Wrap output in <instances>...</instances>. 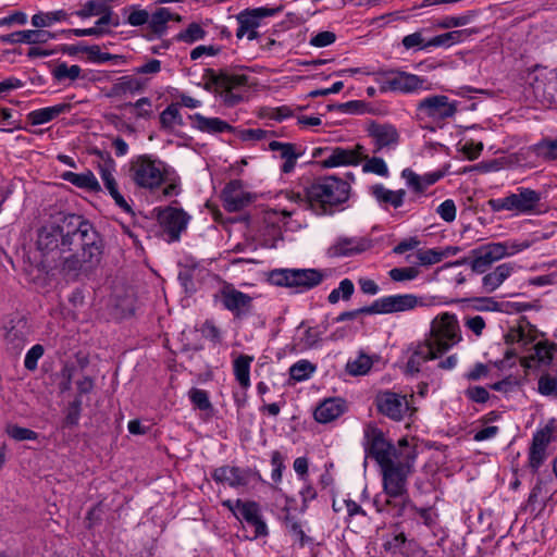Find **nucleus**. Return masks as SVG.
<instances>
[{
    "mask_svg": "<svg viewBox=\"0 0 557 557\" xmlns=\"http://www.w3.org/2000/svg\"><path fill=\"white\" fill-rule=\"evenodd\" d=\"M417 110L424 117L434 121H445L453 117L458 108L456 101H450L447 96L434 95L420 100Z\"/></svg>",
    "mask_w": 557,
    "mask_h": 557,
    "instance_id": "ddd939ff",
    "label": "nucleus"
},
{
    "mask_svg": "<svg viewBox=\"0 0 557 557\" xmlns=\"http://www.w3.org/2000/svg\"><path fill=\"white\" fill-rule=\"evenodd\" d=\"M189 119L193 122V126L202 133L220 134L233 131V127L227 122L219 117H206L200 113H195Z\"/></svg>",
    "mask_w": 557,
    "mask_h": 557,
    "instance_id": "c756f323",
    "label": "nucleus"
},
{
    "mask_svg": "<svg viewBox=\"0 0 557 557\" xmlns=\"http://www.w3.org/2000/svg\"><path fill=\"white\" fill-rule=\"evenodd\" d=\"M81 67L78 65H67L66 63H60L53 70V75L58 81L70 79L75 81L81 74Z\"/></svg>",
    "mask_w": 557,
    "mask_h": 557,
    "instance_id": "de8ad7c7",
    "label": "nucleus"
},
{
    "mask_svg": "<svg viewBox=\"0 0 557 557\" xmlns=\"http://www.w3.org/2000/svg\"><path fill=\"white\" fill-rule=\"evenodd\" d=\"M104 33H107L103 28L101 27H90V28H72V29H63L61 32V34L65 35L66 37H69L70 35H74V36H77V37H83V36H101L103 35Z\"/></svg>",
    "mask_w": 557,
    "mask_h": 557,
    "instance_id": "0e129e2a",
    "label": "nucleus"
},
{
    "mask_svg": "<svg viewBox=\"0 0 557 557\" xmlns=\"http://www.w3.org/2000/svg\"><path fill=\"white\" fill-rule=\"evenodd\" d=\"M323 274L314 269H277L270 274V281L277 286L310 289L319 285Z\"/></svg>",
    "mask_w": 557,
    "mask_h": 557,
    "instance_id": "9d476101",
    "label": "nucleus"
},
{
    "mask_svg": "<svg viewBox=\"0 0 557 557\" xmlns=\"http://www.w3.org/2000/svg\"><path fill=\"white\" fill-rule=\"evenodd\" d=\"M315 370V367L308 360H300L293 364L289 369L292 379L304 381L308 379Z\"/></svg>",
    "mask_w": 557,
    "mask_h": 557,
    "instance_id": "a18cd8bd",
    "label": "nucleus"
},
{
    "mask_svg": "<svg viewBox=\"0 0 557 557\" xmlns=\"http://www.w3.org/2000/svg\"><path fill=\"white\" fill-rule=\"evenodd\" d=\"M161 128L168 132L173 131L176 126H182L183 117L177 103H171L160 114Z\"/></svg>",
    "mask_w": 557,
    "mask_h": 557,
    "instance_id": "4c0bfd02",
    "label": "nucleus"
},
{
    "mask_svg": "<svg viewBox=\"0 0 557 557\" xmlns=\"http://www.w3.org/2000/svg\"><path fill=\"white\" fill-rule=\"evenodd\" d=\"M380 84V89L383 92L399 91L404 94H409L421 89L429 90V87L424 86V78L416 74L400 71H392L382 74Z\"/></svg>",
    "mask_w": 557,
    "mask_h": 557,
    "instance_id": "9b49d317",
    "label": "nucleus"
},
{
    "mask_svg": "<svg viewBox=\"0 0 557 557\" xmlns=\"http://www.w3.org/2000/svg\"><path fill=\"white\" fill-rule=\"evenodd\" d=\"M388 275L394 282L412 281L419 275V270L413 267L394 268Z\"/></svg>",
    "mask_w": 557,
    "mask_h": 557,
    "instance_id": "8fccbe9b",
    "label": "nucleus"
},
{
    "mask_svg": "<svg viewBox=\"0 0 557 557\" xmlns=\"http://www.w3.org/2000/svg\"><path fill=\"white\" fill-rule=\"evenodd\" d=\"M237 519L245 521L252 529V539L268 535V527L261 517L257 503L237 499Z\"/></svg>",
    "mask_w": 557,
    "mask_h": 557,
    "instance_id": "412c9836",
    "label": "nucleus"
},
{
    "mask_svg": "<svg viewBox=\"0 0 557 557\" xmlns=\"http://www.w3.org/2000/svg\"><path fill=\"white\" fill-rule=\"evenodd\" d=\"M256 194L248 191L239 180L231 181L222 191L223 205L226 211L237 212L256 200Z\"/></svg>",
    "mask_w": 557,
    "mask_h": 557,
    "instance_id": "a211bd4d",
    "label": "nucleus"
},
{
    "mask_svg": "<svg viewBox=\"0 0 557 557\" xmlns=\"http://www.w3.org/2000/svg\"><path fill=\"white\" fill-rule=\"evenodd\" d=\"M370 193L382 207L387 208L391 206L394 209H398L404 205L406 196L405 189L392 190L382 184L371 186Z\"/></svg>",
    "mask_w": 557,
    "mask_h": 557,
    "instance_id": "cd10ccee",
    "label": "nucleus"
},
{
    "mask_svg": "<svg viewBox=\"0 0 557 557\" xmlns=\"http://www.w3.org/2000/svg\"><path fill=\"white\" fill-rule=\"evenodd\" d=\"M478 10H470L460 16H446L437 23V27L448 29L454 27H461L470 24L478 15Z\"/></svg>",
    "mask_w": 557,
    "mask_h": 557,
    "instance_id": "79ce46f5",
    "label": "nucleus"
},
{
    "mask_svg": "<svg viewBox=\"0 0 557 557\" xmlns=\"http://www.w3.org/2000/svg\"><path fill=\"white\" fill-rule=\"evenodd\" d=\"M269 148L272 151H277L283 160L289 158V154L296 153L295 145L288 143L271 141Z\"/></svg>",
    "mask_w": 557,
    "mask_h": 557,
    "instance_id": "69168bd1",
    "label": "nucleus"
},
{
    "mask_svg": "<svg viewBox=\"0 0 557 557\" xmlns=\"http://www.w3.org/2000/svg\"><path fill=\"white\" fill-rule=\"evenodd\" d=\"M82 411V400L76 397L67 407L64 426L72 428L78 424Z\"/></svg>",
    "mask_w": 557,
    "mask_h": 557,
    "instance_id": "09e8293b",
    "label": "nucleus"
},
{
    "mask_svg": "<svg viewBox=\"0 0 557 557\" xmlns=\"http://www.w3.org/2000/svg\"><path fill=\"white\" fill-rule=\"evenodd\" d=\"M456 205L451 199L445 200L436 209V212L445 222H453L456 219Z\"/></svg>",
    "mask_w": 557,
    "mask_h": 557,
    "instance_id": "6e6d98bb",
    "label": "nucleus"
},
{
    "mask_svg": "<svg viewBox=\"0 0 557 557\" xmlns=\"http://www.w3.org/2000/svg\"><path fill=\"white\" fill-rule=\"evenodd\" d=\"M367 450L380 467L383 496L377 495L374 505L377 511L401 516L409 502L407 481L413 470L417 450L406 438L397 445L388 442L375 426L366 429Z\"/></svg>",
    "mask_w": 557,
    "mask_h": 557,
    "instance_id": "f257e3e1",
    "label": "nucleus"
},
{
    "mask_svg": "<svg viewBox=\"0 0 557 557\" xmlns=\"http://www.w3.org/2000/svg\"><path fill=\"white\" fill-rule=\"evenodd\" d=\"M168 168L164 162L143 154L134 158L128 165L127 177L138 187L148 190L159 188L166 181Z\"/></svg>",
    "mask_w": 557,
    "mask_h": 557,
    "instance_id": "39448f33",
    "label": "nucleus"
},
{
    "mask_svg": "<svg viewBox=\"0 0 557 557\" xmlns=\"http://www.w3.org/2000/svg\"><path fill=\"white\" fill-rule=\"evenodd\" d=\"M403 178L406 180L407 185L417 193L424 191L429 186L436 183L441 177V173H429L423 176L416 174L410 169H405L401 172Z\"/></svg>",
    "mask_w": 557,
    "mask_h": 557,
    "instance_id": "72a5a7b5",
    "label": "nucleus"
},
{
    "mask_svg": "<svg viewBox=\"0 0 557 557\" xmlns=\"http://www.w3.org/2000/svg\"><path fill=\"white\" fill-rule=\"evenodd\" d=\"M537 391L543 396L557 397V377L548 373L539 379Z\"/></svg>",
    "mask_w": 557,
    "mask_h": 557,
    "instance_id": "49530a36",
    "label": "nucleus"
},
{
    "mask_svg": "<svg viewBox=\"0 0 557 557\" xmlns=\"http://www.w3.org/2000/svg\"><path fill=\"white\" fill-rule=\"evenodd\" d=\"M367 159L364 147L356 145L354 148L336 147L332 149L327 158L322 163L325 168H335L341 165H356L361 160Z\"/></svg>",
    "mask_w": 557,
    "mask_h": 557,
    "instance_id": "5701e85b",
    "label": "nucleus"
},
{
    "mask_svg": "<svg viewBox=\"0 0 557 557\" xmlns=\"http://www.w3.org/2000/svg\"><path fill=\"white\" fill-rule=\"evenodd\" d=\"M467 33H478L476 29H463V30H453L445 34L437 35L426 41V46L429 47H449L453 44L459 42L461 40V36Z\"/></svg>",
    "mask_w": 557,
    "mask_h": 557,
    "instance_id": "a19ab883",
    "label": "nucleus"
},
{
    "mask_svg": "<svg viewBox=\"0 0 557 557\" xmlns=\"http://www.w3.org/2000/svg\"><path fill=\"white\" fill-rule=\"evenodd\" d=\"M320 339L321 332L318 331L315 327H308L304 333L301 344L304 348H312L320 342Z\"/></svg>",
    "mask_w": 557,
    "mask_h": 557,
    "instance_id": "774afa93",
    "label": "nucleus"
},
{
    "mask_svg": "<svg viewBox=\"0 0 557 557\" xmlns=\"http://www.w3.org/2000/svg\"><path fill=\"white\" fill-rule=\"evenodd\" d=\"M158 221L169 243L176 242L186 230L189 216L182 209L166 207L158 213Z\"/></svg>",
    "mask_w": 557,
    "mask_h": 557,
    "instance_id": "f3484780",
    "label": "nucleus"
},
{
    "mask_svg": "<svg viewBox=\"0 0 557 557\" xmlns=\"http://www.w3.org/2000/svg\"><path fill=\"white\" fill-rule=\"evenodd\" d=\"M555 429V421L550 420L544 428L537 430L533 434L528 454V463L533 472H537L540 467L546 460V449L554 441Z\"/></svg>",
    "mask_w": 557,
    "mask_h": 557,
    "instance_id": "4468645a",
    "label": "nucleus"
},
{
    "mask_svg": "<svg viewBox=\"0 0 557 557\" xmlns=\"http://www.w3.org/2000/svg\"><path fill=\"white\" fill-rule=\"evenodd\" d=\"M250 471L237 467L223 466L216 468L212 478L215 482L227 484L231 487L245 486L249 482Z\"/></svg>",
    "mask_w": 557,
    "mask_h": 557,
    "instance_id": "393cba45",
    "label": "nucleus"
},
{
    "mask_svg": "<svg viewBox=\"0 0 557 557\" xmlns=\"http://www.w3.org/2000/svg\"><path fill=\"white\" fill-rule=\"evenodd\" d=\"M541 200L542 194L540 191L527 187H518L506 197L490 199L487 205L494 212L513 211L529 214L539 209Z\"/></svg>",
    "mask_w": 557,
    "mask_h": 557,
    "instance_id": "1a4fd4ad",
    "label": "nucleus"
},
{
    "mask_svg": "<svg viewBox=\"0 0 557 557\" xmlns=\"http://www.w3.org/2000/svg\"><path fill=\"white\" fill-rule=\"evenodd\" d=\"M556 344L548 342H539L534 346V354L532 359H535L539 363L549 366L553 361V354L556 350Z\"/></svg>",
    "mask_w": 557,
    "mask_h": 557,
    "instance_id": "37998d69",
    "label": "nucleus"
},
{
    "mask_svg": "<svg viewBox=\"0 0 557 557\" xmlns=\"http://www.w3.org/2000/svg\"><path fill=\"white\" fill-rule=\"evenodd\" d=\"M530 247V243L507 240L490 243L472 250L473 258L470 262L474 273L483 274L494 263L503 258L510 257Z\"/></svg>",
    "mask_w": 557,
    "mask_h": 557,
    "instance_id": "0eeeda50",
    "label": "nucleus"
},
{
    "mask_svg": "<svg viewBox=\"0 0 557 557\" xmlns=\"http://www.w3.org/2000/svg\"><path fill=\"white\" fill-rule=\"evenodd\" d=\"M403 46L406 49H412V48H419V49H426V41H424V38L422 37V34L420 32H416L412 34H409L403 38Z\"/></svg>",
    "mask_w": 557,
    "mask_h": 557,
    "instance_id": "bf43d9fd",
    "label": "nucleus"
},
{
    "mask_svg": "<svg viewBox=\"0 0 557 557\" xmlns=\"http://www.w3.org/2000/svg\"><path fill=\"white\" fill-rule=\"evenodd\" d=\"M271 463L273 467L271 478L274 482H280L282 480V472L285 468L284 459L280 451L275 450L271 456Z\"/></svg>",
    "mask_w": 557,
    "mask_h": 557,
    "instance_id": "680f3d73",
    "label": "nucleus"
},
{
    "mask_svg": "<svg viewBox=\"0 0 557 557\" xmlns=\"http://www.w3.org/2000/svg\"><path fill=\"white\" fill-rule=\"evenodd\" d=\"M377 411L394 421H401L410 414L411 408L407 395L392 391L377 393L375 397Z\"/></svg>",
    "mask_w": 557,
    "mask_h": 557,
    "instance_id": "f8f14e48",
    "label": "nucleus"
},
{
    "mask_svg": "<svg viewBox=\"0 0 557 557\" xmlns=\"http://www.w3.org/2000/svg\"><path fill=\"white\" fill-rule=\"evenodd\" d=\"M275 11L267 8H258L251 11L243 12L237 16L238 27L236 30V37L238 39L247 38L253 40L258 36L257 28L260 26V21L270 16Z\"/></svg>",
    "mask_w": 557,
    "mask_h": 557,
    "instance_id": "aec40b11",
    "label": "nucleus"
},
{
    "mask_svg": "<svg viewBox=\"0 0 557 557\" xmlns=\"http://www.w3.org/2000/svg\"><path fill=\"white\" fill-rule=\"evenodd\" d=\"M44 355V347L39 344L33 346L26 354L24 366L27 370L34 371L37 368L38 360Z\"/></svg>",
    "mask_w": 557,
    "mask_h": 557,
    "instance_id": "5fc2aeb1",
    "label": "nucleus"
},
{
    "mask_svg": "<svg viewBox=\"0 0 557 557\" xmlns=\"http://www.w3.org/2000/svg\"><path fill=\"white\" fill-rule=\"evenodd\" d=\"M191 401L201 410H207L211 407L208 394L203 389L193 388L190 391Z\"/></svg>",
    "mask_w": 557,
    "mask_h": 557,
    "instance_id": "052dcab7",
    "label": "nucleus"
},
{
    "mask_svg": "<svg viewBox=\"0 0 557 557\" xmlns=\"http://www.w3.org/2000/svg\"><path fill=\"white\" fill-rule=\"evenodd\" d=\"M100 161L98 163V171L103 182L106 189L113 198L115 205L126 213H133V209L125 198L120 194L117 182L114 177L115 162L109 154L99 152Z\"/></svg>",
    "mask_w": 557,
    "mask_h": 557,
    "instance_id": "dca6fc26",
    "label": "nucleus"
},
{
    "mask_svg": "<svg viewBox=\"0 0 557 557\" xmlns=\"http://www.w3.org/2000/svg\"><path fill=\"white\" fill-rule=\"evenodd\" d=\"M57 37L55 34L44 30V29H26V30H17L8 35H1L0 41L4 44H28V45H39L46 44L51 39Z\"/></svg>",
    "mask_w": 557,
    "mask_h": 557,
    "instance_id": "b1692460",
    "label": "nucleus"
},
{
    "mask_svg": "<svg viewBox=\"0 0 557 557\" xmlns=\"http://www.w3.org/2000/svg\"><path fill=\"white\" fill-rule=\"evenodd\" d=\"M149 13L147 10L133 8L127 16V23L132 26H141L148 24Z\"/></svg>",
    "mask_w": 557,
    "mask_h": 557,
    "instance_id": "e2e57ef3",
    "label": "nucleus"
},
{
    "mask_svg": "<svg viewBox=\"0 0 557 557\" xmlns=\"http://www.w3.org/2000/svg\"><path fill=\"white\" fill-rule=\"evenodd\" d=\"M220 296L223 307L236 318L246 317L252 310V297L236 289L232 284H225L220 290Z\"/></svg>",
    "mask_w": 557,
    "mask_h": 557,
    "instance_id": "6ab92c4d",
    "label": "nucleus"
},
{
    "mask_svg": "<svg viewBox=\"0 0 557 557\" xmlns=\"http://www.w3.org/2000/svg\"><path fill=\"white\" fill-rule=\"evenodd\" d=\"M86 220L82 215L69 214L61 216L38 230L36 246L41 253V268L46 273H52L55 262L63 251L71 248L72 233H76Z\"/></svg>",
    "mask_w": 557,
    "mask_h": 557,
    "instance_id": "7ed1b4c3",
    "label": "nucleus"
},
{
    "mask_svg": "<svg viewBox=\"0 0 557 557\" xmlns=\"http://www.w3.org/2000/svg\"><path fill=\"white\" fill-rule=\"evenodd\" d=\"M417 259L423 265H432L443 260L441 249H426L417 252Z\"/></svg>",
    "mask_w": 557,
    "mask_h": 557,
    "instance_id": "864d4df0",
    "label": "nucleus"
},
{
    "mask_svg": "<svg viewBox=\"0 0 557 557\" xmlns=\"http://www.w3.org/2000/svg\"><path fill=\"white\" fill-rule=\"evenodd\" d=\"M515 271V264L510 262L497 265L493 271L482 277V292L491 294L495 292Z\"/></svg>",
    "mask_w": 557,
    "mask_h": 557,
    "instance_id": "a878e982",
    "label": "nucleus"
},
{
    "mask_svg": "<svg viewBox=\"0 0 557 557\" xmlns=\"http://www.w3.org/2000/svg\"><path fill=\"white\" fill-rule=\"evenodd\" d=\"M460 341L461 333L456 315L445 312L432 321L430 337L424 343L430 345L438 357Z\"/></svg>",
    "mask_w": 557,
    "mask_h": 557,
    "instance_id": "6e6552de",
    "label": "nucleus"
},
{
    "mask_svg": "<svg viewBox=\"0 0 557 557\" xmlns=\"http://www.w3.org/2000/svg\"><path fill=\"white\" fill-rule=\"evenodd\" d=\"M70 108L71 106L69 103H59L52 107L34 110L28 113L27 119L33 125L45 124L69 111Z\"/></svg>",
    "mask_w": 557,
    "mask_h": 557,
    "instance_id": "f704fd0d",
    "label": "nucleus"
},
{
    "mask_svg": "<svg viewBox=\"0 0 557 557\" xmlns=\"http://www.w3.org/2000/svg\"><path fill=\"white\" fill-rule=\"evenodd\" d=\"M336 40V35L333 32L324 30L312 36L310 45L313 47L322 48L332 45Z\"/></svg>",
    "mask_w": 557,
    "mask_h": 557,
    "instance_id": "13d9d810",
    "label": "nucleus"
},
{
    "mask_svg": "<svg viewBox=\"0 0 557 557\" xmlns=\"http://www.w3.org/2000/svg\"><path fill=\"white\" fill-rule=\"evenodd\" d=\"M102 248L100 235L88 221H85L79 231L72 233L71 248L62 252L55 262L54 271L74 280L86 275L99 264Z\"/></svg>",
    "mask_w": 557,
    "mask_h": 557,
    "instance_id": "f03ea898",
    "label": "nucleus"
},
{
    "mask_svg": "<svg viewBox=\"0 0 557 557\" xmlns=\"http://www.w3.org/2000/svg\"><path fill=\"white\" fill-rule=\"evenodd\" d=\"M61 177L74 186L86 189L88 191L99 193L101 190V186L98 180L90 171H86L84 173L67 171L64 172Z\"/></svg>",
    "mask_w": 557,
    "mask_h": 557,
    "instance_id": "2f4dec72",
    "label": "nucleus"
},
{
    "mask_svg": "<svg viewBox=\"0 0 557 557\" xmlns=\"http://www.w3.org/2000/svg\"><path fill=\"white\" fill-rule=\"evenodd\" d=\"M349 190L347 182L327 176L313 182L304 195L292 191L288 198L300 208L310 209L315 214H324L329 208L345 202L349 197Z\"/></svg>",
    "mask_w": 557,
    "mask_h": 557,
    "instance_id": "20e7f679",
    "label": "nucleus"
},
{
    "mask_svg": "<svg viewBox=\"0 0 557 557\" xmlns=\"http://www.w3.org/2000/svg\"><path fill=\"white\" fill-rule=\"evenodd\" d=\"M345 411V404L339 398H329L322 401L314 410V419L320 423H329Z\"/></svg>",
    "mask_w": 557,
    "mask_h": 557,
    "instance_id": "c85d7f7f",
    "label": "nucleus"
},
{
    "mask_svg": "<svg viewBox=\"0 0 557 557\" xmlns=\"http://www.w3.org/2000/svg\"><path fill=\"white\" fill-rule=\"evenodd\" d=\"M369 134L374 140L375 153L383 148L396 145L398 141L396 128L388 124H372L369 127Z\"/></svg>",
    "mask_w": 557,
    "mask_h": 557,
    "instance_id": "bb28decb",
    "label": "nucleus"
},
{
    "mask_svg": "<svg viewBox=\"0 0 557 557\" xmlns=\"http://www.w3.org/2000/svg\"><path fill=\"white\" fill-rule=\"evenodd\" d=\"M67 13L64 10L52 12H38L32 16V25L38 29L49 27L55 22L67 20Z\"/></svg>",
    "mask_w": 557,
    "mask_h": 557,
    "instance_id": "ea45409f",
    "label": "nucleus"
},
{
    "mask_svg": "<svg viewBox=\"0 0 557 557\" xmlns=\"http://www.w3.org/2000/svg\"><path fill=\"white\" fill-rule=\"evenodd\" d=\"M205 88L214 91L226 107H234L244 100L248 78L243 74L215 73L208 70Z\"/></svg>",
    "mask_w": 557,
    "mask_h": 557,
    "instance_id": "423d86ee",
    "label": "nucleus"
},
{
    "mask_svg": "<svg viewBox=\"0 0 557 557\" xmlns=\"http://www.w3.org/2000/svg\"><path fill=\"white\" fill-rule=\"evenodd\" d=\"M9 435L16 441H34L37 438V433L30 429L21 428L17 425L11 426L8 430Z\"/></svg>",
    "mask_w": 557,
    "mask_h": 557,
    "instance_id": "4d7b16f0",
    "label": "nucleus"
},
{
    "mask_svg": "<svg viewBox=\"0 0 557 557\" xmlns=\"http://www.w3.org/2000/svg\"><path fill=\"white\" fill-rule=\"evenodd\" d=\"M363 172L374 173L380 176H387L388 169L386 163L382 158L373 157L371 159H367V162L362 166Z\"/></svg>",
    "mask_w": 557,
    "mask_h": 557,
    "instance_id": "603ef678",
    "label": "nucleus"
},
{
    "mask_svg": "<svg viewBox=\"0 0 557 557\" xmlns=\"http://www.w3.org/2000/svg\"><path fill=\"white\" fill-rule=\"evenodd\" d=\"M373 366V360L369 355L360 352L355 359L346 363V372L352 376L366 375Z\"/></svg>",
    "mask_w": 557,
    "mask_h": 557,
    "instance_id": "58836bf2",
    "label": "nucleus"
},
{
    "mask_svg": "<svg viewBox=\"0 0 557 557\" xmlns=\"http://www.w3.org/2000/svg\"><path fill=\"white\" fill-rule=\"evenodd\" d=\"M535 153L544 159H557V139L556 140H543L535 145Z\"/></svg>",
    "mask_w": 557,
    "mask_h": 557,
    "instance_id": "3c124183",
    "label": "nucleus"
},
{
    "mask_svg": "<svg viewBox=\"0 0 557 557\" xmlns=\"http://www.w3.org/2000/svg\"><path fill=\"white\" fill-rule=\"evenodd\" d=\"M370 240L364 237L339 236L327 248L331 258H343L359 255L370 248Z\"/></svg>",
    "mask_w": 557,
    "mask_h": 557,
    "instance_id": "4be33fe9",
    "label": "nucleus"
},
{
    "mask_svg": "<svg viewBox=\"0 0 557 557\" xmlns=\"http://www.w3.org/2000/svg\"><path fill=\"white\" fill-rule=\"evenodd\" d=\"M252 361V356L240 355L233 362L234 375L244 389L250 386V364Z\"/></svg>",
    "mask_w": 557,
    "mask_h": 557,
    "instance_id": "c9c22d12",
    "label": "nucleus"
},
{
    "mask_svg": "<svg viewBox=\"0 0 557 557\" xmlns=\"http://www.w3.org/2000/svg\"><path fill=\"white\" fill-rule=\"evenodd\" d=\"M435 358H437L436 352H433L430 345H426L425 343L419 344L411 357L408 359L407 370L410 373L419 372L422 362Z\"/></svg>",
    "mask_w": 557,
    "mask_h": 557,
    "instance_id": "e433bc0d",
    "label": "nucleus"
},
{
    "mask_svg": "<svg viewBox=\"0 0 557 557\" xmlns=\"http://www.w3.org/2000/svg\"><path fill=\"white\" fill-rule=\"evenodd\" d=\"M221 47L220 46H214V45H209V46H198L196 48H194L190 52V59L191 60H197L199 58H201L202 55H210V57H213V55H216L221 52Z\"/></svg>",
    "mask_w": 557,
    "mask_h": 557,
    "instance_id": "338daca9",
    "label": "nucleus"
},
{
    "mask_svg": "<svg viewBox=\"0 0 557 557\" xmlns=\"http://www.w3.org/2000/svg\"><path fill=\"white\" fill-rule=\"evenodd\" d=\"M206 30L198 23H190L187 28L177 34L178 41L193 44L206 37Z\"/></svg>",
    "mask_w": 557,
    "mask_h": 557,
    "instance_id": "c03bdc74",
    "label": "nucleus"
},
{
    "mask_svg": "<svg viewBox=\"0 0 557 557\" xmlns=\"http://www.w3.org/2000/svg\"><path fill=\"white\" fill-rule=\"evenodd\" d=\"M171 20L181 22L182 17L178 14H173L166 8H159L151 15L149 14L148 28L154 35L162 36L168 22Z\"/></svg>",
    "mask_w": 557,
    "mask_h": 557,
    "instance_id": "473e14b6",
    "label": "nucleus"
},
{
    "mask_svg": "<svg viewBox=\"0 0 557 557\" xmlns=\"http://www.w3.org/2000/svg\"><path fill=\"white\" fill-rule=\"evenodd\" d=\"M144 88L141 81L133 75H125L115 81L109 89L107 96L114 98H122L127 95H133Z\"/></svg>",
    "mask_w": 557,
    "mask_h": 557,
    "instance_id": "7c9ffc66",
    "label": "nucleus"
},
{
    "mask_svg": "<svg viewBox=\"0 0 557 557\" xmlns=\"http://www.w3.org/2000/svg\"><path fill=\"white\" fill-rule=\"evenodd\" d=\"M424 306L423 299L413 294H398L376 299L372 304L374 313L388 314L405 312Z\"/></svg>",
    "mask_w": 557,
    "mask_h": 557,
    "instance_id": "2eb2a0df",
    "label": "nucleus"
}]
</instances>
